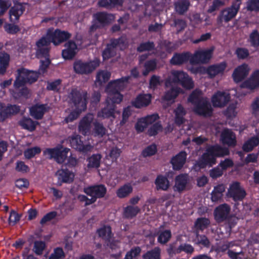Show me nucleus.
Instances as JSON below:
<instances>
[{
  "mask_svg": "<svg viewBox=\"0 0 259 259\" xmlns=\"http://www.w3.org/2000/svg\"><path fill=\"white\" fill-rule=\"evenodd\" d=\"M175 122L179 125L182 124L184 121V116L186 114V111L184 108L179 105L175 110Z\"/></svg>",
  "mask_w": 259,
  "mask_h": 259,
  "instance_id": "38",
  "label": "nucleus"
},
{
  "mask_svg": "<svg viewBox=\"0 0 259 259\" xmlns=\"http://www.w3.org/2000/svg\"><path fill=\"white\" fill-rule=\"evenodd\" d=\"M189 6L190 3L187 0H179L175 4V10L180 14L185 13L188 10Z\"/></svg>",
  "mask_w": 259,
  "mask_h": 259,
  "instance_id": "35",
  "label": "nucleus"
},
{
  "mask_svg": "<svg viewBox=\"0 0 259 259\" xmlns=\"http://www.w3.org/2000/svg\"><path fill=\"white\" fill-rule=\"evenodd\" d=\"M60 79H57L54 81L48 82L47 88L49 90L58 91L60 88Z\"/></svg>",
  "mask_w": 259,
  "mask_h": 259,
  "instance_id": "63",
  "label": "nucleus"
},
{
  "mask_svg": "<svg viewBox=\"0 0 259 259\" xmlns=\"http://www.w3.org/2000/svg\"><path fill=\"white\" fill-rule=\"evenodd\" d=\"M213 50V48L198 50L192 57L190 62L192 64L207 63L211 58Z\"/></svg>",
  "mask_w": 259,
  "mask_h": 259,
  "instance_id": "11",
  "label": "nucleus"
},
{
  "mask_svg": "<svg viewBox=\"0 0 259 259\" xmlns=\"http://www.w3.org/2000/svg\"><path fill=\"white\" fill-rule=\"evenodd\" d=\"M154 48L153 42H147L141 44L138 48L137 50L139 52L149 51Z\"/></svg>",
  "mask_w": 259,
  "mask_h": 259,
  "instance_id": "61",
  "label": "nucleus"
},
{
  "mask_svg": "<svg viewBox=\"0 0 259 259\" xmlns=\"http://www.w3.org/2000/svg\"><path fill=\"white\" fill-rule=\"evenodd\" d=\"M226 67V63L222 62L209 66L207 69V72L210 77H213L217 75L223 73Z\"/></svg>",
  "mask_w": 259,
  "mask_h": 259,
  "instance_id": "27",
  "label": "nucleus"
},
{
  "mask_svg": "<svg viewBox=\"0 0 259 259\" xmlns=\"http://www.w3.org/2000/svg\"><path fill=\"white\" fill-rule=\"evenodd\" d=\"M227 196L232 197L235 201L241 200L243 193L240 184L237 182L233 183L230 186L227 192Z\"/></svg>",
  "mask_w": 259,
  "mask_h": 259,
  "instance_id": "20",
  "label": "nucleus"
},
{
  "mask_svg": "<svg viewBox=\"0 0 259 259\" xmlns=\"http://www.w3.org/2000/svg\"><path fill=\"white\" fill-rule=\"evenodd\" d=\"M41 149L38 147H34L33 148H28L24 152V154L26 158L30 159L36 154L39 153Z\"/></svg>",
  "mask_w": 259,
  "mask_h": 259,
  "instance_id": "52",
  "label": "nucleus"
},
{
  "mask_svg": "<svg viewBox=\"0 0 259 259\" xmlns=\"http://www.w3.org/2000/svg\"><path fill=\"white\" fill-rule=\"evenodd\" d=\"M95 18L98 22L100 23L97 25V27L109 23L114 19L113 15L105 13H97L95 15Z\"/></svg>",
  "mask_w": 259,
  "mask_h": 259,
  "instance_id": "33",
  "label": "nucleus"
},
{
  "mask_svg": "<svg viewBox=\"0 0 259 259\" xmlns=\"http://www.w3.org/2000/svg\"><path fill=\"white\" fill-rule=\"evenodd\" d=\"M38 73L36 72L28 71L24 68L17 70L16 80L14 83V87L16 90H18L27 83H32L38 78Z\"/></svg>",
  "mask_w": 259,
  "mask_h": 259,
  "instance_id": "7",
  "label": "nucleus"
},
{
  "mask_svg": "<svg viewBox=\"0 0 259 259\" xmlns=\"http://www.w3.org/2000/svg\"><path fill=\"white\" fill-rule=\"evenodd\" d=\"M188 101L194 106L193 110L196 114L205 117L211 115L212 109L209 100L202 97L200 91L195 90L190 96Z\"/></svg>",
  "mask_w": 259,
  "mask_h": 259,
  "instance_id": "6",
  "label": "nucleus"
},
{
  "mask_svg": "<svg viewBox=\"0 0 259 259\" xmlns=\"http://www.w3.org/2000/svg\"><path fill=\"white\" fill-rule=\"evenodd\" d=\"M133 191L131 184H126L121 187L117 191V195L119 198H124L128 196Z\"/></svg>",
  "mask_w": 259,
  "mask_h": 259,
  "instance_id": "40",
  "label": "nucleus"
},
{
  "mask_svg": "<svg viewBox=\"0 0 259 259\" xmlns=\"http://www.w3.org/2000/svg\"><path fill=\"white\" fill-rule=\"evenodd\" d=\"M221 140L224 144L228 146H234L235 144V136L231 131L225 130L221 135Z\"/></svg>",
  "mask_w": 259,
  "mask_h": 259,
  "instance_id": "29",
  "label": "nucleus"
},
{
  "mask_svg": "<svg viewBox=\"0 0 259 259\" xmlns=\"http://www.w3.org/2000/svg\"><path fill=\"white\" fill-rule=\"evenodd\" d=\"M229 154L228 148L219 145L209 146L196 162L195 165V169L204 168L206 165L211 166L215 163L217 157L224 156Z\"/></svg>",
  "mask_w": 259,
  "mask_h": 259,
  "instance_id": "5",
  "label": "nucleus"
},
{
  "mask_svg": "<svg viewBox=\"0 0 259 259\" xmlns=\"http://www.w3.org/2000/svg\"><path fill=\"white\" fill-rule=\"evenodd\" d=\"M259 145V136H254L244 143V152L251 151Z\"/></svg>",
  "mask_w": 259,
  "mask_h": 259,
  "instance_id": "30",
  "label": "nucleus"
},
{
  "mask_svg": "<svg viewBox=\"0 0 259 259\" xmlns=\"http://www.w3.org/2000/svg\"><path fill=\"white\" fill-rule=\"evenodd\" d=\"M9 59L8 54L4 52L0 53V74L5 72L9 64Z\"/></svg>",
  "mask_w": 259,
  "mask_h": 259,
  "instance_id": "42",
  "label": "nucleus"
},
{
  "mask_svg": "<svg viewBox=\"0 0 259 259\" xmlns=\"http://www.w3.org/2000/svg\"><path fill=\"white\" fill-rule=\"evenodd\" d=\"M180 83L181 84L187 89H191L194 87V83L192 79L187 74L182 71L172 70L170 75L165 81V86L171 89L166 91L163 97V102H167L171 104L178 95L182 92V89L173 85V83Z\"/></svg>",
  "mask_w": 259,
  "mask_h": 259,
  "instance_id": "2",
  "label": "nucleus"
},
{
  "mask_svg": "<svg viewBox=\"0 0 259 259\" xmlns=\"http://www.w3.org/2000/svg\"><path fill=\"white\" fill-rule=\"evenodd\" d=\"M98 233L100 237L105 240H109L112 236L111 228L109 226H104L98 230Z\"/></svg>",
  "mask_w": 259,
  "mask_h": 259,
  "instance_id": "39",
  "label": "nucleus"
},
{
  "mask_svg": "<svg viewBox=\"0 0 259 259\" xmlns=\"http://www.w3.org/2000/svg\"><path fill=\"white\" fill-rule=\"evenodd\" d=\"M194 248L190 244H182L180 245L177 248H173L172 246H170L168 249L167 251L168 254L172 256L174 254H178L180 253L181 251H184L187 253H192L194 251Z\"/></svg>",
  "mask_w": 259,
  "mask_h": 259,
  "instance_id": "28",
  "label": "nucleus"
},
{
  "mask_svg": "<svg viewBox=\"0 0 259 259\" xmlns=\"http://www.w3.org/2000/svg\"><path fill=\"white\" fill-rule=\"evenodd\" d=\"M71 34L65 31H61L59 29H48L46 36L42 37L36 42V46L38 48V54L47 55L49 51V45L52 42L54 45L57 46L66 39L69 38Z\"/></svg>",
  "mask_w": 259,
  "mask_h": 259,
  "instance_id": "3",
  "label": "nucleus"
},
{
  "mask_svg": "<svg viewBox=\"0 0 259 259\" xmlns=\"http://www.w3.org/2000/svg\"><path fill=\"white\" fill-rule=\"evenodd\" d=\"M56 176L58 179V183L60 185H61L62 183H71L74 178L73 172L68 169H64L58 170L56 173Z\"/></svg>",
  "mask_w": 259,
  "mask_h": 259,
  "instance_id": "18",
  "label": "nucleus"
},
{
  "mask_svg": "<svg viewBox=\"0 0 259 259\" xmlns=\"http://www.w3.org/2000/svg\"><path fill=\"white\" fill-rule=\"evenodd\" d=\"M148 125L146 123V119L142 118L138 121L136 125V129L138 132H141Z\"/></svg>",
  "mask_w": 259,
  "mask_h": 259,
  "instance_id": "64",
  "label": "nucleus"
},
{
  "mask_svg": "<svg viewBox=\"0 0 259 259\" xmlns=\"http://www.w3.org/2000/svg\"><path fill=\"white\" fill-rule=\"evenodd\" d=\"M101 156L99 154H94L88 159L89 168L98 167L100 163Z\"/></svg>",
  "mask_w": 259,
  "mask_h": 259,
  "instance_id": "44",
  "label": "nucleus"
},
{
  "mask_svg": "<svg viewBox=\"0 0 259 259\" xmlns=\"http://www.w3.org/2000/svg\"><path fill=\"white\" fill-rule=\"evenodd\" d=\"M46 247L45 242L42 241H35L33 248V251L37 255L42 254Z\"/></svg>",
  "mask_w": 259,
  "mask_h": 259,
  "instance_id": "56",
  "label": "nucleus"
},
{
  "mask_svg": "<svg viewBox=\"0 0 259 259\" xmlns=\"http://www.w3.org/2000/svg\"><path fill=\"white\" fill-rule=\"evenodd\" d=\"M48 109L49 107L46 105L36 104L30 108V113L35 119H39Z\"/></svg>",
  "mask_w": 259,
  "mask_h": 259,
  "instance_id": "22",
  "label": "nucleus"
},
{
  "mask_svg": "<svg viewBox=\"0 0 259 259\" xmlns=\"http://www.w3.org/2000/svg\"><path fill=\"white\" fill-rule=\"evenodd\" d=\"M94 120V115L88 114L80 121L79 125V130L83 135L87 134L91 130V123Z\"/></svg>",
  "mask_w": 259,
  "mask_h": 259,
  "instance_id": "21",
  "label": "nucleus"
},
{
  "mask_svg": "<svg viewBox=\"0 0 259 259\" xmlns=\"http://www.w3.org/2000/svg\"><path fill=\"white\" fill-rule=\"evenodd\" d=\"M24 8L22 4H17L12 7L9 11L10 20L12 22H16L23 14Z\"/></svg>",
  "mask_w": 259,
  "mask_h": 259,
  "instance_id": "24",
  "label": "nucleus"
},
{
  "mask_svg": "<svg viewBox=\"0 0 259 259\" xmlns=\"http://www.w3.org/2000/svg\"><path fill=\"white\" fill-rule=\"evenodd\" d=\"M188 59V56L186 54H176L171 59L170 63L173 65H180L186 62Z\"/></svg>",
  "mask_w": 259,
  "mask_h": 259,
  "instance_id": "41",
  "label": "nucleus"
},
{
  "mask_svg": "<svg viewBox=\"0 0 259 259\" xmlns=\"http://www.w3.org/2000/svg\"><path fill=\"white\" fill-rule=\"evenodd\" d=\"M248 10L251 11H259V0H249L247 5Z\"/></svg>",
  "mask_w": 259,
  "mask_h": 259,
  "instance_id": "57",
  "label": "nucleus"
},
{
  "mask_svg": "<svg viewBox=\"0 0 259 259\" xmlns=\"http://www.w3.org/2000/svg\"><path fill=\"white\" fill-rule=\"evenodd\" d=\"M36 56L39 58H44L45 60H40V65L39 69V73H44L45 72L47 67L50 64V61L49 59V53L47 55H45L44 54L39 55L38 54V48L37 47L36 50Z\"/></svg>",
  "mask_w": 259,
  "mask_h": 259,
  "instance_id": "37",
  "label": "nucleus"
},
{
  "mask_svg": "<svg viewBox=\"0 0 259 259\" xmlns=\"http://www.w3.org/2000/svg\"><path fill=\"white\" fill-rule=\"evenodd\" d=\"M194 241L197 244H202L206 247L208 246L209 244L208 239L204 235H199L197 234Z\"/></svg>",
  "mask_w": 259,
  "mask_h": 259,
  "instance_id": "59",
  "label": "nucleus"
},
{
  "mask_svg": "<svg viewBox=\"0 0 259 259\" xmlns=\"http://www.w3.org/2000/svg\"><path fill=\"white\" fill-rule=\"evenodd\" d=\"M69 140L71 147L79 151L85 153L93 148V146L90 144L83 145L79 135H73L69 138Z\"/></svg>",
  "mask_w": 259,
  "mask_h": 259,
  "instance_id": "14",
  "label": "nucleus"
},
{
  "mask_svg": "<svg viewBox=\"0 0 259 259\" xmlns=\"http://www.w3.org/2000/svg\"><path fill=\"white\" fill-rule=\"evenodd\" d=\"M250 42L252 46H259V33L257 30H254L250 35Z\"/></svg>",
  "mask_w": 259,
  "mask_h": 259,
  "instance_id": "60",
  "label": "nucleus"
},
{
  "mask_svg": "<svg viewBox=\"0 0 259 259\" xmlns=\"http://www.w3.org/2000/svg\"><path fill=\"white\" fill-rule=\"evenodd\" d=\"M241 4V0H236L231 7L223 9L218 17V24L221 26L223 22H228L233 19L236 16Z\"/></svg>",
  "mask_w": 259,
  "mask_h": 259,
  "instance_id": "8",
  "label": "nucleus"
},
{
  "mask_svg": "<svg viewBox=\"0 0 259 259\" xmlns=\"http://www.w3.org/2000/svg\"><path fill=\"white\" fill-rule=\"evenodd\" d=\"M19 123L23 128L29 131H33L35 130L36 125L38 123L37 122L33 121L30 118H23Z\"/></svg>",
  "mask_w": 259,
  "mask_h": 259,
  "instance_id": "34",
  "label": "nucleus"
},
{
  "mask_svg": "<svg viewBox=\"0 0 259 259\" xmlns=\"http://www.w3.org/2000/svg\"><path fill=\"white\" fill-rule=\"evenodd\" d=\"M187 154L184 151H181L171 160L173 168L175 170L180 169L184 165L186 160Z\"/></svg>",
  "mask_w": 259,
  "mask_h": 259,
  "instance_id": "23",
  "label": "nucleus"
},
{
  "mask_svg": "<svg viewBox=\"0 0 259 259\" xmlns=\"http://www.w3.org/2000/svg\"><path fill=\"white\" fill-rule=\"evenodd\" d=\"M94 132L95 136L102 137L106 134V130L102 124L95 121L94 122Z\"/></svg>",
  "mask_w": 259,
  "mask_h": 259,
  "instance_id": "49",
  "label": "nucleus"
},
{
  "mask_svg": "<svg viewBox=\"0 0 259 259\" xmlns=\"http://www.w3.org/2000/svg\"><path fill=\"white\" fill-rule=\"evenodd\" d=\"M69 98L73 104L72 111L65 118L66 122L76 119L87 108L88 94L85 91L73 89L69 95Z\"/></svg>",
  "mask_w": 259,
  "mask_h": 259,
  "instance_id": "4",
  "label": "nucleus"
},
{
  "mask_svg": "<svg viewBox=\"0 0 259 259\" xmlns=\"http://www.w3.org/2000/svg\"><path fill=\"white\" fill-rule=\"evenodd\" d=\"M129 78V76H126L109 83L106 89L108 95L106 100V106L98 112L97 116L99 118L114 117V115L116 112L114 104H119L122 99V97L119 91L124 88Z\"/></svg>",
  "mask_w": 259,
  "mask_h": 259,
  "instance_id": "1",
  "label": "nucleus"
},
{
  "mask_svg": "<svg viewBox=\"0 0 259 259\" xmlns=\"http://www.w3.org/2000/svg\"><path fill=\"white\" fill-rule=\"evenodd\" d=\"M258 87H259V81L252 76L249 79L244 81V88L253 90Z\"/></svg>",
  "mask_w": 259,
  "mask_h": 259,
  "instance_id": "48",
  "label": "nucleus"
},
{
  "mask_svg": "<svg viewBox=\"0 0 259 259\" xmlns=\"http://www.w3.org/2000/svg\"><path fill=\"white\" fill-rule=\"evenodd\" d=\"M65 49L62 51V56L65 59H72L78 51L77 45L73 41L69 40L65 44Z\"/></svg>",
  "mask_w": 259,
  "mask_h": 259,
  "instance_id": "19",
  "label": "nucleus"
},
{
  "mask_svg": "<svg viewBox=\"0 0 259 259\" xmlns=\"http://www.w3.org/2000/svg\"><path fill=\"white\" fill-rule=\"evenodd\" d=\"M64 257L65 253L62 248L57 247L54 249L48 259H63Z\"/></svg>",
  "mask_w": 259,
  "mask_h": 259,
  "instance_id": "51",
  "label": "nucleus"
},
{
  "mask_svg": "<svg viewBox=\"0 0 259 259\" xmlns=\"http://www.w3.org/2000/svg\"><path fill=\"white\" fill-rule=\"evenodd\" d=\"M233 77L236 82H240L243 78V66L240 65L236 68L233 74Z\"/></svg>",
  "mask_w": 259,
  "mask_h": 259,
  "instance_id": "55",
  "label": "nucleus"
},
{
  "mask_svg": "<svg viewBox=\"0 0 259 259\" xmlns=\"http://www.w3.org/2000/svg\"><path fill=\"white\" fill-rule=\"evenodd\" d=\"M100 61L96 59L90 62H84L80 60L74 62L73 68L77 73L87 74L93 71L96 68L99 66Z\"/></svg>",
  "mask_w": 259,
  "mask_h": 259,
  "instance_id": "10",
  "label": "nucleus"
},
{
  "mask_svg": "<svg viewBox=\"0 0 259 259\" xmlns=\"http://www.w3.org/2000/svg\"><path fill=\"white\" fill-rule=\"evenodd\" d=\"M155 185L157 190H166L169 186V183L167 179L162 176L157 177L155 180Z\"/></svg>",
  "mask_w": 259,
  "mask_h": 259,
  "instance_id": "36",
  "label": "nucleus"
},
{
  "mask_svg": "<svg viewBox=\"0 0 259 259\" xmlns=\"http://www.w3.org/2000/svg\"><path fill=\"white\" fill-rule=\"evenodd\" d=\"M126 45L125 37H121L118 39H115L111 44L107 45V48L103 52V57L104 60L113 56L117 49H123Z\"/></svg>",
  "mask_w": 259,
  "mask_h": 259,
  "instance_id": "9",
  "label": "nucleus"
},
{
  "mask_svg": "<svg viewBox=\"0 0 259 259\" xmlns=\"http://www.w3.org/2000/svg\"><path fill=\"white\" fill-rule=\"evenodd\" d=\"M156 61L155 60H151L145 62L144 64V70L143 71V74L146 76L148 73L154 70L156 67Z\"/></svg>",
  "mask_w": 259,
  "mask_h": 259,
  "instance_id": "45",
  "label": "nucleus"
},
{
  "mask_svg": "<svg viewBox=\"0 0 259 259\" xmlns=\"http://www.w3.org/2000/svg\"><path fill=\"white\" fill-rule=\"evenodd\" d=\"M233 245L232 243H225L220 247V250L225 251L229 249L228 254L231 259H241L243 256L242 248L241 247H239V249L232 248Z\"/></svg>",
  "mask_w": 259,
  "mask_h": 259,
  "instance_id": "16",
  "label": "nucleus"
},
{
  "mask_svg": "<svg viewBox=\"0 0 259 259\" xmlns=\"http://www.w3.org/2000/svg\"><path fill=\"white\" fill-rule=\"evenodd\" d=\"M84 192L92 198L95 199V202L98 198L104 196L106 193V188L103 185H98L84 188Z\"/></svg>",
  "mask_w": 259,
  "mask_h": 259,
  "instance_id": "13",
  "label": "nucleus"
},
{
  "mask_svg": "<svg viewBox=\"0 0 259 259\" xmlns=\"http://www.w3.org/2000/svg\"><path fill=\"white\" fill-rule=\"evenodd\" d=\"M70 149L67 148L57 147L53 149H48L45 151V154L49 156L50 158H54L59 163L64 162L67 157Z\"/></svg>",
  "mask_w": 259,
  "mask_h": 259,
  "instance_id": "12",
  "label": "nucleus"
},
{
  "mask_svg": "<svg viewBox=\"0 0 259 259\" xmlns=\"http://www.w3.org/2000/svg\"><path fill=\"white\" fill-rule=\"evenodd\" d=\"M230 211V207L226 204L220 205L214 211V218L218 222H222L226 220Z\"/></svg>",
  "mask_w": 259,
  "mask_h": 259,
  "instance_id": "17",
  "label": "nucleus"
},
{
  "mask_svg": "<svg viewBox=\"0 0 259 259\" xmlns=\"http://www.w3.org/2000/svg\"><path fill=\"white\" fill-rule=\"evenodd\" d=\"M157 151L155 145H151L146 147L142 152V154L144 157L151 156L155 154Z\"/></svg>",
  "mask_w": 259,
  "mask_h": 259,
  "instance_id": "58",
  "label": "nucleus"
},
{
  "mask_svg": "<svg viewBox=\"0 0 259 259\" xmlns=\"http://www.w3.org/2000/svg\"><path fill=\"white\" fill-rule=\"evenodd\" d=\"M171 237V232L169 230L161 232L158 237V241L161 244L167 242Z\"/></svg>",
  "mask_w": 259,
  "mask_h": 259,
  "instance_id": "54",
  "label": "nucleus"
},
{
  "mask_svg": "<svg viewBox=\"0 0 259 259\" xmlns=\"http://www.w3.org/2000/svg\"><path fill=\"white\" fill-rule=\"evenodd\" d=\"M121 150L117 147H113L106 155V158L110 159L112 162L115 161L120 156Z\"/></svg>",
  "mask_w": 259,
  "mask_h": 259,
  "instance_id": "50",
  "label": "nucleus"
},
{
  "mask_svg": "<svg viewBox=\"0 0 259 259\" xmlns=\"http://www.w3.org/2000/svg\"><path fill=\"white\" fill-rule=\"evenodd\" d=\"M151 96L150 94H141L139 95L133 104L137 108H141L147 106L151 102Z\"/></svg>",
  "mask_w": 259,
  "mask_h": 259,
  "instance_id": "26",
  "label": "nucleus"
},
{
  "mask_svg": "<svg viewBox=\"0 0 259 259\" xmlns=\"http://www.w3.org/2000/svg\"><path fill=\"white\" fill-rule=\"evenodd\" d=\"M111 73L106 70H100L97 73L95 80V84L97 86L102 85L108 80L110 77Z\"/></svg>",
  "mask_w": 259,
  "mask_h": 259,
  "instance_id": "31",
  "label": "nucleus"
},
{
  "mask_svg": "<svg viewBox=\"0 0 259 259\" xmlns=\"http://www.w3.org/2000/svg\"><path fill=\"white\" fill-rule=\"evenodd\" d=\"M122 3V0H101L98 4L101 7L108 8L121 6Z\"/></svg>",
  "mask_w": 259,
  "mask_h": 259,
  "instance_id": "43",
  "label": "nucleus"
},
{
  "mask_svg": "<svg viewBox=\"0 0 259 259\" xmlns=\"http://www.w3.org/2000/svg\"><path fill=\"white\" fill-rule=\"evenodd\" d=\"M229 94L225 92H218L211 98V102L214 107H223L230 100Z\"/></svg>",
  "mask_w": 259,
  "mask_h": 259,
  "instance_id": "15",
  "label": "nucleus"
},
{
  "mask_svg": "<svg viewBox=\"0 0 259 259\" xmlns=\"http://www.w3.org/2000/svg\"><path fill=\"white\" fill-rule=\"evenodd\" d=\"M144 259H160V249L155 247L154 249L147 252L143 255Z\"/></svg>",
  "mask_w": 259,
  "mask_h": 259,
  "instance_id": "46",
  "label": "nucleus"
},
{
  "mask_svg": "<svg viewBox=\"0 0 259 259\" xmlns=\"http://www.w3.org/2000/svg\"><path fill=\"white\" fill-rule=\"evenodd\" d=\"M189 182V178L187 175H180L175 179V190L179 192L185 189Z\"/></svg>",
  "mask_w": 259,
  "mask_h": 259,
  "instance_id": "25",
  "label": "nucleus"
},
{
  "mask_svg": "<svg viewBox=\"0 0 259 259\" xmlns=\"http://www.w3.org/2000/svg\"><path fill=\"white\" fill-rule=\"evenodd\" d=\"M140 210L138 206H128L124 209V215L127 218H132L136 216Z\"/></svg>",
  "mask_w": 259,
  "mask_h": 259,
  "instance_id": "47",
  "label": "nucleus"
},
{
  "mask_svg": "<svg viewBox=\"0 0 259 259\" xmlns=\"http://www.w3.org/2000/svg\"><path fill=\"white\" fill-rule=\"evenodd\" d=\"M209 224V221L206 218H199L195 223V226L197 230H202L206 228Z\"/></svg>",
  "mask_w": 259,
  "mask_h": 259,
  "instance_id": "53",
  "label": "nucleus"
},
{
  "mask_svg": "<svg viewBox=\"0 0 259 259\" xmlns=\"http://www.w3.org/2000/svg\"><path fill=\"white\" fill-rule=\"evenodd\" d=\"M225 190V187L223 184H220L214 187L211 194V199L213 202L219 201L222 197L223 193Z\"/></svg>",
  "mask_w": 259,
  "mask_h": 259,
  "instance_id": "32",
  "label": "nucleus"
},
{
  "mask_svg": "<svg viewBox=\"0 0 259 259\" xmlns=\"http://www.w3.org/2000/svg\"><path fill=\"white\" fill-rule=\"evenodd\" d=\"M141 249L139 247H136L132 249L127 252L125 259H135L139 254Z\"/></svg>",
  "mask_w": 259,
  "mask_h": 259,
  "instance_id": "62",
  "label": "nucleus"
}]
</instances>
